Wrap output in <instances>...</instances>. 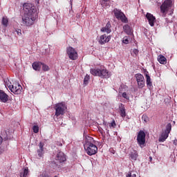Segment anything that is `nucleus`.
I'll list each match as a JSON object with an SVG mask.
<instances>
[{"mask_svg":"<svg viewBox=\"0 0 177 177\" xmlns=\"http://www.w3.org/2000/svg\"><path fill=\"white\" fill-rule=\"evenodd\" d=\"M119 110L120 115L122 117V118H124V117L127 116V113L125 112V106L123 104H120L119 105Z\"/></svg>","mask_w":177,"mask_h":177,"instance_id":"22","label":"nucleus"},{"mask_svg":"<svg viewBox=\"0 0 177 177\" xmlns=\"http://www.w3.org/2000/svg\"><path fill=\"white\" fill-rule=\"evenodd\" d=\"M84 150L88 156H95L97 153V147L94 145L84 147Z\"/></svg>","mask_w":177,"mask_h":177,"instance_id":"12","label":"nucleus"},{"mask_svg":"<svg viewBox=\"0 0 177 177\" xmlns=\"http://www.w3.org/2000/svg\"><path fill=\"white\" fill-rule=\"evenodd\" d=\"M57 146H63V144L60 142H57Z\"/></svg>","mask_w":177,"mask_h":177,"instance_id":"40","label":"nucleus"},{"mask_svg":"<svg viewBox=\"0 0 177 177\" xmlns=\"http://www.w3.org/2000/svg\"><path fill=\"white\" fill-rule=\"evenodd\" d=\"M22 12L24 15L28 16H38L37 7L30 3H24L23 5Z\"/></svg>","mask_w":177,"mask_h":177,"instance_id":"2","label":"nucleus"},{"mask_svg":"<svg viewBox=\"0 0 177 177\" xmlns=\"http://www.w3.org/2000/svg\"><path fill=\"white\" fill-rule=\"evenodd\" d=\"M129 158L132 161H136L138 160V151L132 150L129 153Z\"/></svg>","mask_w":177,"mask_h":177,"instance_id":"21","label":"nucleus"},{"mask_svg":"<svg viewBox=\"0 0 177 177\" xmlns=\"http://www.w3.org/2000/svg\"><path fill=\"white\" fill-rule=\"evenodd\" d=\"M37 17H38V15H24V16H22V24L27 27H30V26H32L34 24Z\"/></svg>","mask_w":177,"mask_h":177,"instance_id":"4","label":"nucleus"},{"mask_svg":"<svg viewBox=\"0 0 177 177\" xmlns=\"http://www.w3.org/2000/svg\"><path fill=\"white\" fill-rule=\"evenodd\" d=\"M91 74L95 77H100V78H110L111 77V73L103 67L100 68H91L90 70Z\"/></svg>","mask_w":177,"mask_h":177,"instance_id":"1","label":"nucleus"},{"mask_svg":"<svg viewBox=\"0 0 177 177\" xmlns=\"http://www.w3.org/2000/svg\"><path fill=\"white\" fill-rule=\"evenodd\" d=\"M109 151H111L112 153V154H115V151H114V149H111L109 150Z\"/></svg>","mask_w":177,"mask_h":177,"instance_id":"39","label":"nucleus"},{"mask_svg":"<svg viewBox=\"0 0 177 177\" xmlns=\"http://www.w3.org/2000/svg\"><path fill=\"white\" fill-rule=\"evenodd\" d=\"M54 109L55 110V116L60 117V115H64L66 110H67V105L64 102H59L55 105Z\"/></svg>","mask_w":177,"mask_h":177,"instance_id":"3","label":"nucleus"},{"mask_svg":"<svg viewBox=\"0 0 177 177\" xmlns=\"http://www.w3.org/2000/svg\"><path fill=\"white\" fill-rule=\"evenodd\" d=\"M138 82V88H142L145 86V77L140 73H137L135 75Z\"/></svg>","mask_w":177,"mask_h":177,"instance_id":"13","label":"nucleus"},{"mask_svg":"<svg viewBox=\"0 0 177 177\" xmlns=\"http://www.w3.org/2000/svg\"><path fill=\"white\" fill-rule=\"evenodd\" d=\"M115 127H117L115 120H113L111 123H109V128H115Z\"/></svg>","mask_w":177,"mask_h":177,"instance_id":"34","label":"nucleus"},{"mask_svg":"<svg viewBox=\"0 0 177 177\" xmlns=\"http://www.w3.org/2000/svg\"><path fill=\"white\" fill-rule=\"evenodd\" d=\"M94 143L95 140H93V138L88 136L86 138V142L84 145V147L87 146H91V145H95Z\"/></svg>","mask_w":177,"mask_h":177,"instance_id":"20","label":"nucleus"},{"mask_svg":"<svg viewBox=\"0 0 177 177\" xmlns=\"http://www.w3.org/2000/svg\"><path fill=\"white\" fill-rule=\"evenodd\" d=\"M160 10L162 13H165L168 10L171 11L170 15L174 13V9H172V0H165L160 6Z\"/></svg>","mask_w":177,"mask_h":177,"instance_id":"6","label":"nucleus"},{"mask_svg":"<svg viewBox=\"0 0 177 177\" xmlns=\"http://www.w3.org/2000/svg\"><path fill=\"white\" fill-rule=\"evenodd\" d=\"M4 139L6 140L8 139V136H6V137H5Z\"/></svg>","mask_w":177,"mask_h":177,"instance_id":"45","label":"nucleus"},{"mask_svg":"<svg viewBox=\"0 0 177 177\" xmlns=\"http://www.w3.org/2000/svg\"><path fill=\"white\" fill-rule=\"evenodd\" d=\"M32 67L33 69L35 70V71H39L41 70V68L42 67V63L41 62H34L32 64Z\"/></svg>","mask_w":177,"mask_h":177,"instance_id":"23","label":"nucleus"},{"mask_svg":"<svg viewBox=\"0 0 177 177\" xmlns=\"http://www.w3.org/2000/svg\"><path fill=\"white\" fill-rule=\"evenodd\" d=\"M70 2H71V5H73V0H71Z\"/></svg>","mask_w":177,"mask_h":177,"instance_id":"42","label":"nucleus"},{"mask_svg":"<svg viewBox=\"0 0 177 177\" xmlns=\"http://www.w3.org/2000/svg\"><path fill=\"white\" fill-rule=\"evenodd\" d=\"M165 21H166V23H172V21L169 20V19H168V18H165Z\"/></svg>","mask_w":177,"mask_h":177,"instance_id":"38","label":"nucleus"},{"mask_svg":"<svg viewBox=\"0 0 177 177\" xmlns=\"http://www.w3.org/2000/svg\"><path fill=\"white\" fill-rule=\"evenodd\" d=\"M44 146H45V144L40 142L39 145V149H37V156H39V157H42V156H44Z\"/></svg>","mask_w":177,"mask_h":177,"instance_id":"19","label":"nucleus"},{"mask_svg":"<svg viewBox=\"0 0 177 177\" xmlns=\"http://www.w3.org/2000/svg\"><path fill=\"white\" fill-rule=\"evenodd\" d=\"M122 97H124V99H126L127 100H129V96H128V94H127V93L125 92L122 93Z\"/></svg>","mask_w":177,"mask_h":177,"instance_id":"35","label":"nucleus"},{"mask_svg":"<svg viewBox=\"0 0 177 177\" xmlns=\"http://www.w3.org/2000/svg\"><path fill=\"white\" fill-rule=\"evenodd\" d=\"M127 177H136V174H132V173H129V174L127 175Z\"/></svg>","mask_w":177,"mask_h":177,"instance_id":"37","label":"nucleus"},{"mask_svg":"<svg viewBox=\"0 0 177 177\" xmlns=\"http://www.w3.org/2000/svg\"><path fill=\"white\" fill-rule=\"evenodd\" d=\"M142 121H144V122H147V121H149V118L147 115H143Z\"/></svg>","mask_w":177,"mask_h":177,"instance_id":"36","label":"nucleus"},{"mask_svg":"<svg viewBox=\"0 0 177 177\" xmlns=\"http://www.w3.org/2000/svg\"><path fill=\"white\" fill-rule=\"evenodd\" d=\"M113 13L114 14L115 17L118 20H120L122 23H128V18L125 16V14L121 11V10L115 8L113 10Z\"/></svg>","mask_w":177,"mask_h":177,"instance_id":"7","label":"nucleus"},{"mask_svg":"<svg viewBox=\"0 0 177 177\" xmlns=\"http://www.w3.org/2000/svg\"><path fill=\"white\" fill-rule=\"evenodd\" d=\"M145 77H146V84H147V88H149V90L153 89V83L151 82V78L150 77V75L146 73Z\"/></svg>","mask_w":177,"mask_h":177,"instance_id":"17","label":"nucleus"},{"mask_svg":"<svg viewBox=\"0 0 177 177\" xmlns=\"http://www.w3.org/2000/svg\"><path fill=\"white\" fill-rule=\"evenodd\" d=\"M66 55L71 60H77L78 59V53L75 48L70 46L66 48Z\"/></svg>","mask_w":177,"mask_h":177,"instance_id":"10","label":"nucleus"},{"mask_svg":"<svg viewBox=\"0 0 177 177\" xmlns=\"http://www.w3.org/2000/svg\"><path fill=\"white\" fill-rule=\"evenodd\" d=\"M110 28H111V24L109 21L106 26L101 29V31H102V32H107V34H110L111 32V29Z\"/></svg>","mask_w":177,"mask_h":177,"instance_id":"18","label":"nucleus"},{"mask_svg":"<svg viewBox=\"0 0 177 177\" xmlns=\"http://www.w3.org/2000/svg\"><path fill=\"white\" fill-rule=\"evenodd\" d=\"M172 130V124L171 123H168L166 125V129L161 133L160 137L159 138V142H165L169 136V133Z\"/></svg>","mask_w":177,"mask_h":177,"instance_id":"9","label":"nucleus"},{"mask_svg":"<svg viewBox=\"0 0 177 177\" xmlns=\"http://www.w3.org/2000/svg\"><path fill=\"white\" fill-rule=\"evenodd\" d=\"M123 29L124 32H126V34H127L128 35H131V34H132V28H131V26H129V25H124L123 26Z\"/></svg>","mask_w":177,"mask_h":177,"instance_id":"24","label":"nucleus"},{"mask_svg":"<svg viewBox=\"0 0 177 177\" xmlns=\"http://www.w3.org/2000/svg\"><path fill=\"white\" fill-rule=\"evenodd\" d=\"M8 100H9V95L3 90H0V102L1 103H7Z\"/></svg>","mask_w":177,"mask_h":177,"instance_id":"15","label":"nucleus"},{"mask_svg":"<svg viewBox=\"0 0 177 177\" xmlns=\"http://www.w3.org/2000/svg\"><path fill=\"white\" fill-rule=\"evenodd\" d=\"M32 129L35 133H38V132H39V127L37 125L33 126Z\"/></svg>","mask_w":177,"mask_h":177,"instance_id":"33","label":"nucleus"},{"mask_svg":"<svg viewBox=\"0 0 177 177\" xmlns=\"http://www.w3.org/2000/svg\"><path fill=\"white\" fill-rule=\"evenodd\" d=\"M13 33H14L15 35H18L19 37H20V35H21V29H15V30L13 31Z\"/></svg>","mask_w":177,"mask_h":177,"instance_id":"32","label":"nucleus"},{"mask_svg":"<svg viewBox=\"0 0 177 177\" xmlns=\"http://www.w3.org/2000/svg\"><path fill=\"white\" fill-rule=\"evenodd\" d=\"M149 158H150V161H151V160H153V158H151V156H150Z\"/></svg>","mask_w":177,"mask_h":177,"instance_id":"46","label":"nucleus"},{"mask_svg":"<svg viewBox=\"0 0 177 177\" xmlns=\"http://www.w3.org/2000/svg\"><path fill=\"white\" fill-rule=\"evenodd\" d=\"M122 42L125 44V45H128V44H129V37L125 36L123 37Z\"/></svg>","mask_w":177,"mask_h":177,"instance_id":"28","label":"nucleus"},{"mask_svg":"<svg viewBox=\"0 0 177 177\" xmlns=\"http://www.w3.org/2000/svg\"><path fill=\"white\" fill-rule=\"evenodd\" d=\"M104 2H109V0H103Z\"/></svg>","mask_w":177,"mask_h":177,"instance_id":"43","label":"nucleus"},{"mask_svg":"<svg viewBox=\"0 0 177 177\" xmlns=\"http://www.w3.org/2000/svg\"><path fill=\"white\" fill-rule=\"evenodd\" d=\"M89 80H90L89 75H86L84 80V85H88V84L89 83Z\"/></svg>","mask_w":177,"mask_h":177,"instance_id":"31","label":"nucleus"},{"mask_svg":"<svg viewBox=\"0 0 177 177\" xmlns=\"http://www.w3.org/2000/svg\"><path fill=\"white\" fill-rule=\"evenodd\" d=\"M41 67L43 71H49L50 70L49 66L45 64L41 63Z\"/></svg>","mask_w":177,"mask_h":177,"instance_id":"29","label":"nucleus"},{"mask_svg":"<svg viewBox=\"0 0 177 177\" xmlns=\"http://www.w3.org/2000/svg\"><path fill=\"white\" fill-rule=\"evenodd\" d=\"M64 161H66V155H64V153L60 151L57 153L55 158V160L53 162V167H55V168H57L60 167V165L62 162H64Z\"/></svg>","mask_w":177,"mask_h":177,"instance_id":"5","label":"nucleus"},{"mask_svg":"<svg viewBox=\"0 0 177 177\" xmlns=\"http://www.w3.org/2000/svg\"><path fill=\"white\" fill-rule=\"evenodd\" d=\"M174 145H175V146H177V140H174Z\"/></svg>","mask_w":177,"mask_h":177,"instance_id":"41","label":"nucleus"},{"mask_svg":"<svg viewBox=\"0 0 177 177\" xmlns=\"http://www.w3.org/2000/svg\"><path fill=\"white\" fill-rule=\"evenodd\" d=\"M146 17H147L151 27H153L154 21H156V17H154V15H153L151 13L147 12L146 15Z\"/></svg>","mask_w":177,"mask_h":177,"instance_id":"16","label":"nucleus"},{"mask_svg":"<svg viewBox=\"0 0 177 177\" xmlns=\"http://www.w3.org/2000/svg\"><path fill=\"white\" fill-rule=\"evenodd\" d=\"M77 19H80V15H77Z\"/></svg>","mask_w":177,"mask_h":177,"instance_id":"44","label":"nucleus"},{"mask_svg":"<svg viewBox=\"0 0 177 177\" xmlns=\"http://www.w3.org/2000/svg\"><path fill=\"white\" fill-rule=\"evenodd\" d=\"M20 177H27L28 176V167L24 168L20 172Z\"/></svg>","mask_w":177,"mask_h":177,"instance_id":"25","label":"nucleus"},{"mask_svg":"<svg viewBox=\"0 0 177 177\" xmlns=\"http://www.w3.org/2000/svg\"><path fill=\"white\" fill-rule=\"evenodd\" d=\"M158 61L160 64H165L167 63V58L163 55H160L158 58Z\"/></svg>","mask_w":177,"mask_h":177,"instance_id":"26","label":"nucleus"},{"mask_svg":"<svg viewBox=\"0 0 177 177\" xmlns=\"http://www.w3.org/2000/svg\"><path fill=\"white\" fill-rule=\"evenodd\" d=\"M8 18L3 17V19H2L3 26L4 27H7L8 26Z\"/></svg>","mask_w":177,"mask_h":177,"instance_id":"30","label":"nucleus"},{"mask_svg":"<svg viewBox=\"0 0 177 177\" xmlns=\"http://www.w3.org/2000/svg\"><path fill=\"white\" fill-rule=\"evenodd\" d=\"M138 55H139V50L135 48L131 51V55L133 57H136L138 56Z\"/></svg>","mask_w":177,"mask_h":177,"instance_id":"27","label":"nucleus"},{"mask_svg":"<svg viewBox=\"0 0 177 177\" xmlns=\"http://www.w3.org/2000/svg\"><path fill=\"white\" fill-rule=\"evenodd\" d=\"M111 39V36L102 35L100 37L98 42L100 45H104V44H107V42H109Z\"/></svg>","mask_w":177,"mask_h":177,"instance_id":"14","label":"nucleus"},{"mask_svg":"<svg viewBox=\"0 0 177 177\" xmlns=\"http://www.w3.org/2000/svg\"><path fill=\"white\" fill-rule=\"evenodd\" d=\"M6 86H8L10 91L12 92V93H15V95H19V93H21V90L23 89V87H21L20 84H16L15 86L10 85L8 82L6 83Z\"/></svg>","mask_w":177,"mask_h":177,"instance_id":"11","label":"nucleus"},{"mask_svg":"<svg viewBox=\"0 0 177 177\" xmlns=\"http://www.w3.org/2000/svg\"><path fill=\"white\" fill-rule=\"evenodd\" d=\"M137 143L141 149H143L146 146V133L143 130H140L138 133Z\"/></svg>","mask_w":177,"mask_h":177,"instance_id":"8","label":"nucleus"}]
</instances>
